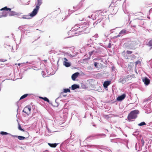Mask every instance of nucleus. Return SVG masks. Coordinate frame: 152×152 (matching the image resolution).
I'll return each instance as SVG.
<instances>
[{
    "mask_svg": "<svg viewBox=\"0 0 152 152\" xmlns=\"http://www.w3.org/2000/svg\"><path fill=\"white\" fill-rule=\"evenodd\" d=\"M42 0H37L35 3L36 6L32 12L29 15H23L22 18H20L19 17H18L20 18H22L24 19H31L32 17L34 16L37 14L39 8V6L42 4Z\"/></svg>",
    "mask_w": 152,
    "mask_h": 152,
    "instance_id": "obj_1",
    "label": "nucleus"
},
{
    "mask_svg": "<svg viewBox=\"0 0 152 152\" xmlns=\"http://www.w3.org/2000/svg\"><path fill=\"white\" fill-rule=\"evenodd\" d=\"M139 113L138 110H135L131 111L129 114L127 116V119L129 121H133L132 119H135L137 117V115Z\"/></svg>",
    "mask_w": 152,
    "mask_h": 152,
    "instance_id": "obj_2",
    "label": "nucleus"
},
{
    "mask_svg": "<svg viewBox=\"0 0 152 152\" xmlns=\"http://www.w3.org/2000/svg\"><path fill=\"white\" fill-rule=\"evenodd\" d=\"M131 76L128 75L126 76L121 77L118 80V82L122 83L123 84L127 82L128 80L131 79Z\"/></svg>",
    "mask_w": 152,
    "mask_h": 152,
    "instance_id": "obj_3",
    "label": "nucleus"
},
{
    "mask_svg": "<svg viewBox=\"0 0 152 152\" xmlns=\"http://www.w3.org/2000/svg\"><path fill=\"white\" fill-rule=\"evenodd\" d=\"M70 139H68L65 140L63 142L60 146V148L61 150L62 151H64V149L66 147V145H67L70 142Z\"/></svg>",
    "mask_w": 152,
    "mask_h": 152,
    "instance_id": "obj_4",
    "label": "nucleus"
},
{
    "mask_svg": "<svg viewBox=\"0 0 152 152\" xmlns=\"http://www.w3.org/2000/svg\"><path fill=\"white\" fill-rule=\"evenodd\" d=\"M106 136V135L104 134H96L91 136L88 137L86 139H87L91 137H95L96 138H100L104 137Z\"/></svg>",
    "mask_w": 152,
    "mask_h": 152,
    "instance_id": "obj_5",
    "label": "nucleus"
},
{
    "mask_svg": "<svg viewBox=\"0 0 152 152\" xmlns=\"http://www.w3.org/2000/svg\"><path fill=\"white\" fill-rule=\"evenodd\" d=\"M94 60H96V61H97L98 62H94V65L95 67L96 68H99L102 67V64H101V63H99V61L101 60V61H102L101 59H94Z\"/></svg>",
    "mask_w": 152,
    "mask_h": 152,
    "instance_id": "obj_6",
    "label": "nucleus"
},
{
    "mask_svg": "<svg viewBox=\"0 0 152 152\" xmlns=\"http://www.w3.org/2000/svg\"><path fill=\"white\" fill-rule=\"evenodd\" d=\"M128 31H127L125 29H123L120 31L118 35L117 36L114 37H113V39H115L117 38L118 37H120L121 36H121H122L123 35L126 34L128 33Z\"/></svg>",
    "mask_w": 152,
    "mask_h": 152,
    "instance_id": "obj_7",
    "label": "nucleus"
},
{
    "mask_svg": "<svg viewBox=\"0 0 152 152\" xmlns=\"http://www.w3.org/2000/svg\"><path fill=\"white\" fill-rule=\"evenodd\" d=\"M79 28L81 31H86L84 32L85 33H88L90 31V29L88 27H86V26H82L81 27H79Z\"/></svg>",
    "mask_w": 152,
    "mask_h": 152,
    "instance_id": "obj_8",
    "label": "nucleus"
},
{
    "mask_svg": "<svg viewBox=\"0 0 152 152\" xmlns=\"http://www.w3.org/2000/svg\"><path fill=\"white\" fill-rule=\"evenodd\" d=\"M31 110V108L28 106H26L23 109L22 112L27 115H29L30 113Z\"/></svg>",
    "mask_w": 152,
    "mask_h": 152,
    "instance_id": "obj_9",
    "label": "nucleus"
},
{
    "mask_svg": "<svg viewBox=\"0 0 152 152\" xmlns=\"http://www.w3.org/2000/svg\"><path fill=\"white\" fill-rule=\"evenodd\" d=\"M22 13L20 12H17L15 11H10V12H9V14L10 16H14L16 15L18 16V17L20 16L21 14Z\"/></svg>",
    "mask_w": 152,
    "mask_h": 152,
    "instance_id": "obj_10",
    "label": "nucleus"
},
{
    "mask_svg": "<svg viewBox=\"0 0 152 152\" xmlns=\"http://www.w3.org/2000/svg\"><path fill=\"white\" fill-rule=\"evenodd\" d=\"M143 82L145 86L148 85L150 83V80L147 77H145L142 79Z\"/></svg>",
    "mask_w": 152,
    "mask_h": 152,
    "instance_id": "obj_11",
    "label": "nucleus"
},
{
    "mask_svg": "<svg viewBox=\"0 0 152 152\" xmlns=\"http://www.w3.org/2000/svg\"><path fill=\"white\" fill-rule=\"evenodd\" d=\"M126 96V95L124 94L122 95L118 96L117 98V100L118 101H121L124 99Z\"/></svg>",
    "mask_w": 152,
    "mask_h": 152,
    "instance_id": "obj_12",
    "label": "nucleus"
},
{
    "mask_svg": "<svg viewBox=\"0 0 152 152\" xmlns=\"http://www.w3.org/2000/svg\"><path fill=\"white\" fill-rule=\"evenodd\" d=\"M79 74V73L78 72H76L73 74L71 77L72 80L75 81Z\"/></svg>",
    "mask_w": 152,
    "mask_h": 152,
    "instance_id": "obj_13",
    "label": "nucleus"
},
{
    "mask_svg": "<svg viewBox=\"0 0 152 152\" xmlns=\"http://www.w3.org/2000/svg\"><path fill=\"white\" fill-rule=\"evenodd\" d=\"M111 81L110 80L106 81L103 83V86L105 88H107L110 84Z\"/></svg>",
    "mask_w": 152,
    "mask_h": 152,
    "instance_id": "obj_14",
    "label": "nucleus"
},
{
    "mask_svg": "<svg viewBox=\"0 0 152 152\" xmlns=\"http://www.w3.org/2000/svg\"><path fill=\"white\" fill-rule=\"evenodd\" d=\"M12 137H17L18 138V139L20 140H23L25 139H26V138L25 137L23 136H17V135H12Z\"/></svg>",
    "mask_w": 152,
    "mask_h": 152,
    "instance_id": "obj_15",
    "label": "nucleus"
},
{
    "mask_svg": "<svg viewBox=\"0 0 152 152\" xmlns=\"http://www.w3.org/2000/svg\"><path fill=\"white\" fill-rule=\"evenodd\" d=\"M103 18L101 16V17H100L99 18L98 20L95 22L94 23L93 25L94 27H95V26L97 25L98 23H100L103 20Z\"/></svg>",
    "mask_w": 152,
    "mask_h": 152,
    "instance_id": "obj_16",
    "label": "nucleus"
},
{
    "mask_svg": "<svg viewBox=\"0 0 152 152\" xmlns=\"http://www.w3.org/2000/svg\"><path fill=\"white\" fill-rule=\"evenodd\" d=\"M80 88V86L77 84H74L72 85L71 86V89L72 90H75L77 88Z\"/></svg>",
    "mask_w": 152,
    "mask_h": 152,
    "instance_id": "obj_17",
    "label": "nucleus"
},
{
    "mask_svg": "<svg viewBox=\"0 0 152 152\" xmlns=\"http://www.w3.org/2000/svg\"><path fill=\"white\" fill-rule=\"evenodd\" d=\"M94 48H92V49H91V50H92V51L89 52L88 53L89 55L90 56H91L93 54H96V50H94Z\"/></svg>",
    "mask_w": 152,
    "mask_h": 152,
    "instance_id": "obj_18",
    "label": "nucleus"
},
{
    "mask_svg": "<svg viewBox=\"0 0 152 152\" xmlns=\"http://www.w3.org/2000/svg\"><path fill=\"white\" fill-rule=\"evenodd\" d=\"M42 99L44 100L45 101H46L48 103H49L50 104H51V105L53 106V104H52V103L49 100V99L46 97H44Z\"/></svg>",
    "mask_w": 152,
    "mask_h": 152,
    "instance_id": "obj_19",
    "label": "nucleus"
},
{
    "mask_svg": "<svg viewBox=\"0 0 152 152\" xmlns=\"http://www.w3.org/2000/svg\"><path fill=\"white\" fill-rule=\"evenodd\" d=\"M48 144L51 147L55 148L56 147L57 145L58 144V143H48Z\"/></svg>",
    "mask_w": 152,
    "mask_h": 152,
    "instance_id": "obj_20",
    "label": "nucleus"
},
{
    "mask_svg": "<svg viewBox=\"0 0 152 152\" xmlns=\"http://www.w3.org/2000/svg\"><path fill=\"white\" fill-rule=\"evenodd\" d=\"M63 64L64 66L67 67H69L71 65L70 63L66 61L63 62Z\"/></svg>",
    "mask_w": 152,
    "mask_h": 152,
    "instance_id": "obj_21",
    "label": "nucleus"
},
{
    "mask_svg": "<svg viewBox=\"0 0 152 152\" xmlns=\"http://www.w3.org/2000/svg\"><path fill=\"white\" fill-rule=\"evenodd\" d=\"M11 10V9L10 8H8L7 6H6L2 8L1 10V11H10Z\"/></svg>",
    "mask_w": 152,
    "mask_h": 152,
    "instance_id": "obj_22",
    "label": "nucleus"
},
{
    "mask_svg": "<svg viewBox=\"0 0 152 152\" xmlns=\"http://www.w3.org/2000/svg\"><path fill=\"white\" fill-rule=\"evenodd\" d=\"M86 47H88V48H89L88 49L89 50L92 49V48H94V47L91 45L90 44L88 43L86 45Z\"/></svg>",
    "mask_w": 152,
    "mask_h": 152,
    "instance_id": "obj_23",
    "label": "nucleus"
},
{
    "mask_svg": "<svg viewBox=\"0 0 152 152\" xmlns=\"http://www.w3.org/2000/svg\"><path fill=\"white\" fill-rule=\"evenodd\" d=\"M87 147L88 148H97L99 147V145H88Z\"/></svg>",
    "mask_w": 152,
    "mask_h": 152,
    "instance_id": "obj_24",
    "label": "nucleus"
},
{
    "mask_svg": "<svg viewBox=\"0 0 152 152\" xmlns=\"http://www.w3.org/2000/svg\"><path fill=\"white\" fill-rule=\"evenodd\" d=\"M96 50V54H102V52L101 50L100 49H96V48L95 49Z\"/></svg>",
    "mask_w": 152,
    "mask_h": 152,
    "instance_id": "obj_25",
    "label": "nucleus"
},
{
    "mask_svg": "<svg viewBox=\"0 0 152 152\" xmlns=\"http://www.w3.org/2000/svg\"><path fill=\"white\" fill-rule=\"evenodd\" d=\"M135 148L136 150L137 151H140L142 150V147H141L139 145L138 148H137V143H136L135 145Z\"/></svg>",
    "mask_w": 152,
    "mask_h": 152,
    "instance_id": "obj_26",
    "label": "nucleus"
},
{
    "mask_svg": "<svg viewBox=\"0 0 152 152\" xmlns=\"http://www.w3.org/2000/svg\"><path fill=\"white\" fill-rule=\"evenodd\" d=\"M71 88L70 87L69 88H65L64 89L63 92H62L61 93V94H63L64 93H67V92H70V91L69 89V88Z\"/></svg>",
    "mask_w": 152,
    "mask_h": 152,
    "instance_id": "obj_27",
    "label": "nucleus"
},
{
    "mask_svg": "<svg viewBox=\"0 0 152 152\" xmlns=\"http://www.w3.org/2000/svg\"><path fill=\"white\" fill-rule=\"evenodd\" d=\"M0 134H1L2 135H9L12 136V135L11 134L7 133L5 132H0Z\"/></svg>",
    "mask_w": 152,
    "mask_h": 152,
    "instance_id": "obj_28",
    "label": "nucleus"
},
{
    "mask_svg": "<svg viewBox=\"0 0 152 152\" xmlns=\"http://www.w3.org/2000/svg\"><path fill=\"white\" fill-rule=\"evenodd\" d=\"M28 95V94H26L23 95H22L20 98V100H21L22 99H23L26 97Z\"/></svg>",
    "mask_w": 152,
    "mask_h": 152,
    "instance_id": "obj_29",
    "label": "nucleus"
},
{
    "mask_svg": "<svg viewBox=\"0 0 152 152\" xmlns=\"http://www.w3.org/2000/svg\"><path fill=\"white\" fill-rule=\"evenodd\" d=\"M94 40L91 38L88 41V43L90 44V45H93L94 43Z\"/></svg>",
    "mask_w": 152,
    "mask_h": 152,
    "instance_id": "obj_30",
    "label": "nucleus"
},
{
    "mask_svg": "<svg viewBox=\"0 0 152 152\" xmlns=\"http://www.w3.org/2000/svg\"><path fill=\"white\" fill-rule=\"evenodd\" d=\"M59 98V97H58V98L56 99L55 100V103H56V105H53V106H53L55 107H58V102H57V100Z\"/></svg>",
    "mask_w": 152,
    "mask_h": 152,
    "instance_id": "obj_31",
    "label": "nucleus"
},
{
    "mask_svg": "<svg viewBox=\"0 0 152 152\" xmlns=\"http://www.w3.org/2000/svg\"><path fill=\"white\" fill-rule=\"evenodd\" d=\"M146 125V124L144 121L142 122H141L139 124H138V126H142L145 125Z\"/></svg>",
    "mask_w": 152,
    "mask_h": 152,
    "instance_id": "obj_32",
    "label": "nucleus"
},
{
    "mask_svg": "<svg viewBox=\"0 0 152 152\" xmlns=\"http://www.w3.org/2000/svg\"><path fill=\"white\" fill-rule=\"evenodd\" d=\"M81 5L80 4L78 5L76 7H73V8L75 9V10H77L80 7Z\"/></svg>",
    "mask_w": 152,
    "mask_h": 152,
    "instance_id": "obj_33",
    "label": "nucleus"
},
{
    "mask_svg": "<svg viewBox=\"0 0 152 152\" xmlns=\"http://www.w3.org/2000/svg\"><path fill=\"white\" fill-rule=\"evenodd\" d=\"M118 139H113L110 140V142H112L117 143V140Z\"/></svg>",
    "mask_w": 152,
    "mask_h": 152,
    "instance_id": "obj_34",
    "label": "nucleus"
},
{
    "mask_svg": "<svg viewBox=\"0 0 152 152\" xmlns=\"http://www.w3.org/2000/svg\"><path fill=\"white\" fill-rule=\"evenodd\" d=\"M98 35L97 34H95L94 36H93L92 37V39H93L94 40H96V38L98 37Z\"/></svg>",
    "mask_w": 152,
    "mask_h": 152,
    "instance_id": "obj_35",
    "label": "nucleus"
},
{
    "mask_svg": "<svg viewBox=\"0 0 152 152\" xmlns=\"http://www.w3.org/2000/svg\"><path fill=\"white\" fill-rule=\"evenodd\" d=\"M18 129L19 130L23 132L24 131V130L21 127V126L19 122H18Z\"/></svg>",
    "mask_w": 152,
    "mask_h": 152,
    "instance_id": "obj_36",
    "label": "nucleus"
},
{
    "mask_svg": "<svg viewBox=\"0 0 152 152\" xmlns=\"http://www.w3.org/2000/svg\"><path fill=\"white\" fill-rule=\"evenodd\" d=\"M147 45L149 47H152V39L150 40L148 43Z\"/></svg>",
    "mask_w": 152,
    "mask_h": 152,
    "instance_id": "obj_37",
    "label": "nucleus"
},
{
    "mask_svg": "<svg viewBox=\"0 0 152 152\" xmlns=\"http://www.w3.org/2000/svg\"><path fill=\"white\" fill-rule=\"evenodd\" d=\"M114 0H113V2H112L111 4L109 6V7H114L115 6V5L114 4Z\"/></svg>",
    "mask_w": 152,
    "mask_h": 152,
    "instance_id": "obj_38",
    "label": "nucleus"
},
{
    "mask_svg": "<svg viewBox=\"0 0 152 152\" xmlns=\"http://www.w3.org/2000/svg\"><path fill=\"white\" fill-rule=\"evenodd\" d=\"M77 122H78V124L79 126L81 124V121L80 118H78L77 121Z\"/></svg>",
    "mask_w": 152,
    "mask_h": 152,
    "instance_id": "obj_39",
    "label": "nucleus"
},
{
    "mask_svg": "<svg viewBox=\"0 0 152 152\" xmlns=\"http://www.w3.org/2000/svg\"><path fill=\"white\" fill-rule=\"evenodd\" d=\"M66 55H68L69 56L71 57H73L75 56L76 55V54L75 55H74L73 56L71 55V54H69L68 53H67L66 54Z\"/></svg>",
    "mask_w": 152,
    "mask_h": 152,
    "instance_id": "obj_40",
    "label": "nucleus"
},
{
    "mask_svg": "<svg viewBox=\"0 0 152 152\" xmlns=\"http://www.w3.org/2000/svg\"><path fill=\"white\" fill-rule=\"evenodd\" d=\"M111 71L112 72L114 71L116 69L115 68V66H112L111 67Z\"/></svg>",
    "mask_w": 152,
    "mask_h": 152,
    "instance_id": "obj_41",
    "label": "nucleus"
},
{
    "mask_svg": "<svg viewBox=\"0 0 152 152\" xmlns=\"http://www.w3.org/2000/svg\"><path fill=\"white\" fill-rule=\"evenodd\" d=\"M19 29L20 30H21L22 29H24L23 28V26H19L18 28V30L17 31H18Z\"/></svg>",
    "mask_w": 152,
    "mask_h": 152,
    "instance_id": "obj_42",
    "label": "nucleus"
},
{
    "mask_svg": "<svg viewBox=\"0 0 152 152\" xmlns=\"http://www.w3.org/2000/svg\"><path fill=\"white\" fill-rule=\"evenodd\" d=\"M141 143L142 145V146H143L144 145V143H145V142L143 140V138H142V139H141Z\"/></svg>",
    "mask_w": 152,
    "mask_h": 152,
    "instance_id": "obj_43",
    "label": "nucleus"
},
{
    "mask_svg": "<svg viewBox=\"0 0 152 152\" xmlns=\"http://www.w3.org/2000/svg\"><path fill=\"white\" fill-rule=\"evenodd\" d=\"M141 62L139 60H138L135 63V65H137L139 64H140Z\"/></svg>",
    "mask_w": 152,
    "mask_h": 152,
    "instance_id": "obj_44",
    "label": "nucleus"
},
{
    "mask_svg": "<svg viewBox=\"0 0 152 152\" xmlns=\"http://www.w3.org/2000/svg\"><path fill=\"white\" fill-rule=\"evenodd\" d=\"M7 16V15H4V16L3 15V14L2 13H0V18H1L3 17H6Z\"/></svg>",
    "mask_w": 152,
    "mask_h": 152,
    "instance_id": "obj_45",
    "label": "nucleus"
},
{
    "mask_svg": "<svg viewBox=\"0 0 152 152\" xmlns=\"http://www.w3.org/2000/svg\"><path fill=\"white\" fill-rule=\"evenodd\" d=\"M29 2H30V1H28V2H27L26 3H23L22 4L23 5H26L29 4Z\"/></svg>",
    "mask_w": 152,
    "mask_h": 152,
    "instance_id": "obj_46",
    "label": "nucleus"
},
{
    "mask_svg": "<svg viewBox=\"0 0 152 152\" xmlns=\"http://www.w3.org/2000/svg\"><path fill=\"white\" fill-rule=\"evenodd\" d=\"M42 74L43 77H45V76L46 75V74L45 73V72L44 71H42Z\"/></svg>",
    "mask_w": 152,
    "mask_h": 152,
    "instance_id": "obj_47",
    "label": "nucleus"
},
{
    "mask_svg": "<svg viewBox=\"0 0 152 152\" xmlns=\"http://www.w3.org/2000/svg\"><path fill=\"white\" fill-rule=\"evenodd\" d=\"M71 32H74V33H73V34H76V33L75 32V31H74L73 30H72V31L70 30L69 32V33H70Z\"/></svg>",
    "mask_w": 152,
    "mask_h": 152,
    "instance_id": "obj_48",
    "label": "nucleus"
},
{
    "mask_svg": "<svg viewBox=\"0 0 152 152\" xmlns=\"http://www.w3.org/2000/svg\"><path fill=\"white\" fill-rule=\"evenodd\" d=\"M125 40L126 41L130 42L131 41V39L130 38H128L127 39H125Z\"/></svg>",
    "mask_w": 152,
    "mask_h": 152,
    "instance_id": "obj_49",
    "label": "nucleus"
},
{
    "mask_svg": "<svg viewBox=\"0 0 152 152\" xmlns=\"http://www.w3.org/2000/svg\"><path fill=\"white\" fill-rule=\"evenodd\" d=\"M132 52L131 51H129V50H127L126 51V53L128 54H130L132 53Z\"/></svg>",
    "mask_w": 152,
    "mask_h": 152,
    "instance_id": "obj_50",
    "label": "nucleus"
},
{
    "mask_svg": "<svg viewBox=\"0 0 152 152\" xmlns=\"http://www.w3.org/2000/svg\"><path fill=\"white\" fill-rule=\"evenodd\" d=\"M81 86L83 88H86V85L85 84H82Z\"/></svg>",
    "mask_w": 152,
    "mask_h": 152,
    "instance_id": "obj_51",
    "label": "nucleus"
},
{
    "mask_svg": "<svg viewBox=\"0 0 152 152\" xmlns=\"http://www.w3.org/2000/svg\"><path fill=\"white\" fill-rule=\"evenodd\" d=\"M111 47V44L110 43H109L108 44V45L107 46V48H110Z\"/></svg>",
    "mask_w": 152,
    "mask_h": 152,
    "instance_id": "obj_52",
    "label": "nucleus"
},
{
    "mask_svg": "<svg viewBox=\"0 0 152 152\" xmlns=\"http://www.w3.org/2000/svg\"><path fill=\"white\" fill-rule=\"evenodd\" d=\"M116 135L114 134H110V137H115V136Z\"/></svg>",
    "mask_w": 152,
    "mask_h": 152,
    "instance_id": "obj_53",
    "label": "nucleus"
},
{
    "mask_svg": "<svg viewBox=\"0 0 152 152\" xmlns=\"http://www.w3.org/2000/svg\"><path fill=\"white\" fill-rule=\"evenodd\" d=\"M138 132H137V131L135 132H134V133H133V134H133V135L135 136V135H136V134H135V133H137V134H138Z\"/></svg>",
    "mask_w": 152,
    "mask_h": 152,
    "instance_id": "obj_54",
    "label": "nucleus"
},
{
    "mask_svg": "<svg viewBox=\"0 0 152 152\" xmlns=\"http://www.w3.org/2000/svg\"><path fill=\"white\" fill-rule=\"evenodd\" d=\"M34 61H31V62H28V63L29 64H33V63H34ZM26 63H28V62L27 61L26 62Z\"/></svg>",
    "mask_w": 152,
    "mask_h": 152,
    "instance_id": "obj_55",
    "label": "nucleus"
},
{
    "mask_svg": "<svg viewBox=\"0 0 152 152\" xmlns=\"http://www.w3.org/2000/svg\"><path fill=\"white\" fill-rule=\"evenodd\" d=\"M6 61V60H4V59H0V61L1 62L5 61Z\"/></svg>",
    "mask_w": 152,
    "mask_h": 152,
    "instance_id": "obj_56",
    "label": "nucleus"
},
{
    "mask_svg": "<svg viewBox=\"0 0 152 152\" xmlns=\"http://www.w3.org/2000/svg\"><path fill=\"white\" fill-rule=\"evenodd\" d=\"M1 13H2L3 14V15L4 16V15H7V14L6 13L4 12H2Z\"/></svg>",
    "mask_w": 152,
    "mask_h": 152,
    "instance_id": "obj_57",
    "label": "nucleus"
},
{
    "mask_svg": "<svg viewBox=\"0 0 152 152\" xmlns=\"http://www.w3.org/2000/svg\"><path fill=\"white\" fill-rule=\"evenodd\" d=\"M64 62H65V61L67 62L68 61L67 59L66 58H64Z\"/></svg>",
    "mask_w": 152,
    "mask_h": 152,
    "instance_id": "obj_58",
    "label": "nucleus"
},
{
    "mask_svg": "<svg viewBox=\"0 0 152 152\" xmlns=\"http://www.w3.org/2000/svg\"><path fill=\"white\" fill-rule=\"evenodd\" d=\"M124 45H125V46H126L127 47H128V46L127 45V43H124Z\"/></svg>",
    "mask_w": 152,
    "mask_h": 152,
    "instance_id": "obj_59",
    "label": "nucleus"
},
{
    "mask_svg": "<svg viewBox=\"0 0 152 152\" xmlns=\"http://www.w3.org/2000/svg\"><path fill=\"white\" fill-rule=\"evenodd\" d=\"M99 11L100 12V13H101L103 12V11L102 10H99Z\"/></svg>",
    "mask_w": 152,
    "mask_h": 152,
    "instance_id": "obj_60",
    "label": "nucleus"
},
{
    "mask_svg": "<svg viewBox=\"0 0 152 152\" xmlns=\"http://www.w3.org/2000/svg\"><path fill=\"white\" fill-rule=\"evenodd\" d=\"M93 126H94L95 127H96V125H95V124H93L92 125Z\"/></svg>",
    "mask_w": 152,
    "mask_h": 152,
    "instance_id": "obj_61",
    "label": "nucleus"
},
{
    "mask_svg": "<svg viewBox=\"0 0 152 152\" xmlns=\"http://www.w3.org/2000/svg\"><path fill=\"white\" fill-rule=\"evenodd\" d=\"M126 1V0H124V1L123 3V5H124V3H125Z\"/></svg>",
    "mask_w": 152,
    "mask_h": 152,
    "instance_id": "obj_62",
    "label": "nucleus"
},
{
    "mask_svg": "<svg viewBox=\"0 0 152 152\" xmlns=\"http://www.w3.org/2000/svg\"><path fill=\"white\" fill-rule=\"evenodd\" d=\"M24 32H25V31H22H22H21V33H24Z\"/></svg>",
    "mask_w": 152,
    "mask_h": 152,
    "instance_id": "obj_63",
    "label": "nucleus"
},
{
    "mask_svg": "<svg viewBox=\"0 0 152 152\" xmlns=\"http://www.w3.org/2000/svg\"><path fill=\"white\" fill-rule=\"evenodd\" d=\"M132 27H133L134 28H135L136 27V26L135 25H133L132 26Z\"/></svg>",
    "mask_w": 152,
    "mask_h": 152,
    "instance_id": "obj_64",
    "label": "nucleus"
}]
</instances>
